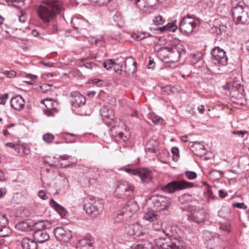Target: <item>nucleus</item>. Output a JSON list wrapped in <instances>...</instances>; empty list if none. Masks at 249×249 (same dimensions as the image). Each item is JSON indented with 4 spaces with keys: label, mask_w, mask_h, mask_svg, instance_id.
<instances>
[{
    "label": "nucleus",
    "mask_w": 249,
    "mask_h": 249,
    "mask_svg": "<svg viewBox=\"0 0 249 249\" xmlns=\"http://www.w3.org/2000/svg\"><path fill=\"white\" fill-rule=\"evenodd\" d=\"M37 16L41 22L49 27L52 33L58 31L57 17L64 11L62 2L58 0H42L35 6Z\"/></svg>",
    "instance_id": "nucleus-1"
},
{
    "label": "nucleus",
    "mask_w": 249,
    "mask_h": 249,
    "mask_svg": "<svg viewBox=\"0 0 249 249\" xmlns=\"http://www.w3.org/2000/svg\"><path fill=\"white\" fill-rule=\"evenodd\" d=\"M177 227L174 225L166 224L162 229L163 232L168 237L176 238ZM156 246L160 249H178V246L173 242L169 237L159 238L155 240Z\"/></svg>",
    "instance_id": "nucleus-2"
},
{
    "label": "nucleus",
    "mask_w": 249,
    "mask_h": 249,
    "mask_svg": "<svg viewBox=\"0 0 249 249\" xmlns=\"http://www.w3.org/2000/svg\"><path fill=\"white\" fill-rule=\"evenodd\" d=\"M231 14L236 25L249 24V8L245 4L237 3L232 7Z\"/></svg>",
    "instance_id": "nucleus-3"
},
{
    "label": "nucleus",
    "mask_w": 249,
    "mask_h": 249,
    "mask_svg": "<svg viewBox=\"0 0 249 249\" xmlns=\"http://www.w3.org/2000/svg\"><path fill=\"white\" fill-rule=\"evenodd\" d=\"M211 53L213 57L212 63L215 65H219L218 67L213 66L212 71L214 73H218V71L220 70L219 67L224 66L227 64L228 57L226 55V52L220 47H215L213 49Z\"/></svg>",
    "instance_id": "nucleus-4"
},
{
    "label": "nucleus",
    "mask_w": 249,
    "mask_h": 249,
    "mask_svg": "<svg viewBox=\"0 0 249 249\" xmlns=\"http://www.w3.org/2000/svg\"><path fill=\"white\" fill-rule=\"evenodd\" d=\"M135 190L134 185L128 181L121 180L117 182L115 196L118 198L124 199L132 195Z\"/></svg>",
    "instance_id": "nucleus-5"
},
{
    "label": "nucleus",
    "mask_w": 249,
    "mask_h": 249,
    "mask_svg": "<svg viewBox=\"0 0 249 249\" xmlns=\"http://www.w3.org/2000/svg\"><path fill=\"white\" fill-rule=\"evenodd\" d=\"M198 24V21L192 16L188 15L181 19L179 27L183 34L189 35L194 32Z\"/></svg>",
    "instance_id": "nucleus-6"
},
{
    "label": "nucleus",
    "mask_w": 249,
    "mask_h": 249,
    "mask_svg": "<svg viewBox=\"0 0 249 249\" xmlns=\"http://www.w3.org/2000/svg\"><path fill=\"white\" fill-rule=\"evenodd\" d=\"M194 184L185 180H179L168 183L162 188V190L166 193H173L176 191L191 188Z\"/></svg>",
    "instance_id": "nucleus-7"
},
{
    "label": "nucleus",
    "mask_w": 249,
    "mask_h": 249,
    "mask_svg": "<svg viewBox=\"0 0 249 249\" xmlns=\"http://www.w3.org/2000/svg\"><path fill=\"white\" fill-rule=\"evenodd\" d=\"M203 237L207 242L208 249H224L223 242L216 233L206 231H204Z\"/></svg>",
    "instance_id": "nucleus-8"
},
{
    "label": "nucleus",
    "mask_w": 249,
    "mask_h": 249,
    "mask_svg": "<svg viewBox=\"0 0 249 249\" xmlns=\"http://www.w3.org/2000/svg\"><path fill=\"white\" fill-rule=\"evenodd\" d=\"M150 200L153 204V209L157 212L167 209L171 204V198L163 196H153Z\"/></svg>",
    "instance_id": "nucleus-9"
},
{
    "label": "nucleus",
    "mask_w": 249,
    "mask_h": 249,
    "mask_svg": "<svg viewBox=\"0 0 249 249\" xmlns=\"http://www.w3.org/2000/svg\"><path fill=\"white\" fill-rule=\"evenodd\" d=\"M110 122L106 125L110 127L111 131V135L114 137H118L120 139L125 141L127 140L126 136H124V134L119 130L117 131H113V129H119L120 127H123L124 124L121 120L117 118H115L114 117L111 119Z\"/></svg>",
    "instance_id": "nucleus-10"
},
{
    "label": "nucleus",
    "mask_w": 249,
    "mask_h": 249,
    "mask_svg": "<svg viewBox=\"0 0 249 249\" xmlns=\"http://www.w3.org/2000/svg\"><path fill=\"white\" fill-rule=\"evenodd\" d=\"M83 208L86 213L95 217L101 213L104 207L99 201H91L86 202L84 205Z\"/></svg>",
    "instance_id": "nucleus-11"
},
{
    "label": "nucleus",
    "mask_w": 249,
    "mask_h": 249,
    "mask_svg": "<svg viewBox=\"0 0 249 249\" xmlns=\"http://www.w3.org/2000/svg\"><path fill=\"white\" fill-rule=\"evenodd\" d=\"M206 218V215L203 209L194 207L188 215L187 219L191 222L199 224L204 222Z\"/></svg>",
    "instance_id": "nucleus-12"
},
{
    "label": "nucleus",
    "mask_w": 249,
    "mask_h": 249,
    "mask_svg": "<svg viewBox=\"0 0 249 249\" xmlns=\"http://www.w3.org/2000/svg\"><path fill=\"white\" fill-rule=\"evenodd\" d=\"M185 53L186 50L184 47L181 44H178L169 48L168 56L171 61L176 62L178 61L180 57Z\"/></svg>",
    "instance_id": "nucleus-13"
},
{
    "label": "nucleus",
    "mask_w": 249,
    "mask_h": 249,
    "mask_svg": "<svg viewBox=\"0 0 249 249\" xmlns=\"http://www.w3.org/2000/svg\"><path fill=\"white\" fill-rule=\"evenodd\" d=\"M225 89L230 91L232 97L241 98L243 96V87L237 83H229L224 86Z\"/></svg>",
    "instance_id": "nucleus-14"
},
{
    "label": "nucleus",
    "mask_w": 249,
    "mask_h": 249,
    "mask_svg": "<svg viewBox=\"0 0 249 249\" xmlns=\"http://www.w3.org/2000/svg\"><path fill=\"white\" fill-rule=\"evenodd\" d=\"M56 238L59 241H69L71 237V231L63 227H58L53 230Z\"/></svg>",
    "instance_id": "nucleus-15"
},
{
    "label": "nucleus",
    "mask_w": 249,
    "mask_h": 249,
    "mask_svg": "<svg viewBox=\"0 0 249 249\" xmlns=\"http://www.w3.org/2000/svg\"><path fill=\"white\" fill-rule=\"evenodd\" d=\"M125 231L127 234L136 237H140L144 233L142 227L138 222L127 225L125 227Z\"/></svg>",
    "instance_id": "nucleus-16"
},
{
    "label": "nucleus",
    "mask_w": 249,
    "mask_h": 249,
    "mask_svg": "<svg viewBox=\"0 0 249 249\" xmlns=\"http://www.w3.org/2000/svg\"><path fill=\"white\" fill-rule=\"evenodd\" d=\"M71 101L72 107H81L85 105L86 101V97L79 92H72L71 93Z\"/></svg>",
    "instance_id": "nucleus-17"
},
{
    "label": "nucleus",
    "mask_w": 249,
    "mask_h": 249,
    "mask_svg": "<svg viewBox=\"0 0 249 249\" xmlns=\"http://www.w3.org/2000/svg\"><path fill=\"white\" fill-rule=\"evenodd\" d=\"M136 176L140 177L142 183L147 184L152 181L153 176L150 170L146 168H138Z\"/></svg>",
    "instance_id": "nucleus-18"
},
{
    "label": "nucleus",
    "mask_w": 249,
    "mask_h": 249,
    "mask_svg": "<svg viewBox=\"0 0 249 249\" xmlns=\"http://www.w3.org/2000/svg\"><path fill=\"white\" fill-rule=\"evenodd\" d=\"M139 209L137 203L134 199H130L122 209L131 217Z\"/></svg>",
    "instance_id": "nucleus-19"
},
{
    "label": "nucleus",
    "mask_w": 249,
    "mask_h": 249,
    "mask_svg": "<svg viewBox=\"0 0 249 249\" xmlns=\"http://www.w3.org/2000/svg\"><path fill=\"white\" fill-rule=\"evenodd\" d=\"M86 178L89 185H95L100 183L99 171L97 169H90Z\"/></svg>",
    "instance_id": "nucleus-20"
},
{
    "label": "nucleus",
    "mask_w": 249,
    "mask_h": 249,
    "mask_svg": "<svg viewBox=\"0 0 249 249\" xmlns=\"http://www.w3.org/2000/svg\"><path fill=\"white\" fill-rule=\"evenodd\" d=\"M93 238L89 235L78 242L76 244L77 249H93Z\"/></svg>",
    "instance_id": "nucleus-21"
},
{
    "label": "nucleus",
    "mask_w": 249,
    "mask_h": 249,
    "mask_svg": "<svg viewBox=\"0 0 249 249\" xmlns=\"http://www.w3.org/2000/svg\"><path fill=\"white\" fill-rule=\"evenodd\" d=\"M100 114L105 124H108L114 116L113 110L107 106H103L100 109Z\"/></svg>",
    "instance_id": "nucleus-22"
},
{
    "label": "nucleus",
    "mask_w": 249,
    "mask_h": 249,
    "mask_svg": "<svg viewBox=\"0 0 249 249\" xmlns=\"http://www.w3.org/2000/svg\"><path fill=\"white\" fill-rule=\"evenodd\" d=\"M190 146L193 152L197 156L202 157L206 152L204 145L198 142H191Z\"/></svg>",
    "instance_id": "nucleus-23"
},
{
    "label": "nucleus",
    "mask_w": 249,
    "mask_h": 249,
    "mask_svg": "<svg viewBox=\"0 0 249 249\" xmlns=\"http://www.w3.org/2000/svg\"><path fill=\"white\" fill-rule=\"evenodd\" d=\"M25 101L19 95L13 97L10 101V105L12 107L17 110H20L24 106Z\"/></svg>",
    "instance_id": "nucleus-24"
},
{
    "label": "nucleus",
    "mask_w": 249,
    "mask_h": 249,
    "mask_svg": "<svg viewBox=\"0 0 249 249\" xmlns=\"http://www.w3.org/2000/svg\"><path fill=\"white\" fill-rule=\"evenodd\" d=\"M33 237L36 242L43 243L49 239L48 233L44 230H36Z\"/></svg>",
    "instance_id": "nucleus-25"
},
{
    "label": "nucleus",
    "mask_w": 249,
    "mask_h": 249,
    "mask_svg": "<svg viewBox=\"0 0 249 249\" xmlns=\"http://www.w3.org/2000/svg\"><path fill=\"white\" fill-rule=\"evenodd\" d=\"M137 62L135 59L131 56L126 58L125 61V71L128 73H133L136 71Z\"/></svg>",
    "instance_id": "nucleus-26"
},
{
    "label": "nucleus",
    "mask_w": 249,
    "mask_h": 249,
    "mask_svg": "<svg viewBox=\"0 0 249 249\" xmlns=\"http://www.w3.org/2000/svg\"><path fill=\"white\" fill-rule=\"evenodd\" d=\"M8 221L3 215L0 216V236L5 237L10 232V229L6 226Z\"/></svg>",
    "instance_id": "nucleus-27"
},
{
    "label": "nucleus",
    "mask_w": 249,
    "mask_h": 249,
    "mask_svg": "<svg viewBox=\"0 0 249 249\" xmlns=\"http://www.w3.org/2000/svg\"><path fill=\"white\" fill-rule=\"evenodd\" d=\"M23 249H37V244L35 239L28 237L23 238L21 241Z\"/></svg>",
    "instance_id": "nucleus-28"
},
{
    "label": "nucleus",
    "mask_w": 249,
    "mask_h": 249,
    "mask_svg": "<svg viewBox=\"0 0 249 249\" xmlns=\"http://www.w3.org/2000/svg\"><path fill=\"white\" fill-rule=\"evenodd\" d=\"M130 218L129 215L122 209L119 211L114 215V220L116 223H121Z\"/></svg>",
    "instance_id": "nucleus-29"
},
{
    "label": "nucleus",
    "mask_w": 249,
    "mask_h": 249,
    "mask_svg": "<svg viewBox=\"0 0 249 249\" xmlns=\"http://www.w3.org/2000/svg\"><path fill=\"white\" fill-rule=\"evenodd\" d=\"M36 230H44L50 229L52 226V223L48 220H40L36 222L35 224Z\"/></svg>",
    "instance_id": "nucleus-30"
},
{
    "label": "nucleus",
    "mask_w": 249,
    "mask_h": 249,
    "mask_svg": "<svg viewBox=\"0 0 249 249\" xmlns=\"http://www.w3.org/2000/svg\"><path fill=\"white\" fill-rule=\"evenodd\" d=\"M157 150V143L156 142L150 141L147 142L145 148L146 152L156 153Z\"/></svg>",
    "instance_id": "nucleus-31"
},
{
    "label": "nucleus",
    "mask_w": 249,
    "mask_h": 249,
    "mask_svg": "<svg viewBox=\"0 0 249 249\" xmlns=\"http://www.w3.org/2000/svg\"><path fill=\"white\" fill-rule=\"evenodd\" d=\"M231 209L229 206H222L218 212V215L224 219H228L230 218Z\"/></svg>",
    "instance_id": "nucleus-32"
},
{
    "label": "nucleus",
    "mask_w": 249,
    "mask_h": 249,
    "mask_svg": "<svg viewBox=\"0 0 249 249\" xmlns=\"http://www.w3.org/2000/svg\"><path fill=\"white\" fill-rule=\"evenodd\" d=\"M155 211L153 209L145 213L143 218L151 222H154L155 220H158L159 215L154 212Z\"/></svg>",
    "instance_id": "nucleus-33"
},
{
    "label": "nucleus",
    "mask_w": 249,
    "mask_h": 249,
    "mask_svg": "<svg viewBox=\"0 0 249 249\" xmlns=\"http://www.w3.org/2000/svg\"><path fill=\"white\" fill-rule=\"evenodd\" d=\"M178 201L182 204H184L188 203L193 200V196L189 194H184L178 197Z\"/></svg>",
    "instance_id": "nucleus-34"
},
{
    "label": "nucleus",
    "mask_w": 249,
    "mask_h": 249,
    "mask_svg": "<svg viewBox=\"0 0 249 249\" xmlns=\"http://www.w3.org/2000/svg\"><path fill=\"white\" fill-rule=\"evenodd\" d=\"M15 150L21 156L28 155L29 152V150L27 148L20 144H17Z\"/></svg>",
    "instance_id": "nucleus-35"
},
{
    "label": "nucleus",
    "mask_w": 249,
    "mask_h": 249,
    "mask_svg": "<svg viewBox=\"0 0 249 249\" xmlns=\"http://www.w3.org/2000/svg\"><path fill=\"white\" fill-rule=\"evenodd\" d=\"M178 29L177 26L173 23H169L166 25L160 27L159 28V30L161 32H164L165 31H169L172 32H175Z\"/></svg>",
    "instance_id": "nucleus-36"
},
{
    "label": "nucleus",
    "mask_w": 249,
    "mask_h": 249,
    "mask_svg": "<svg viewBox=\"0 0 249 249\" xmlns=\"http://www.w3.org/2000/svg\"><path fill=\"white\" fill-rule=\"evenodd\" d=\"M8 5L19 8L24 5V0H5Z\"/></svg>",
    "instance_id": "nucleus-37"
},
{
    "label": "nucleus",
    "mask_w": 249,
    "mask_h": 249,
    "mask_svg": "<svg viewBox=\"0 0 249 249\" xmlns=\"http://www.w3.org/2000/svg\"><path fill=\"white\" fill-rule=\"evenodd\" d=\"M150 36V34L145 32L134 33L131 35L132 37L136 40H141Z\"/></svg>",
    "instance_id": "nucleus-38"
},
{
    "label": "nucleus",
    "mask_w": 249,
    "mask_h": 249,
    "mask_svg": "<svg viewBox=\"0 0 249 249\" xmlns=\"http://www.w3.org/2000/svg\"><path fill=\"white\" fill-rule=\"evenodd\" d=\"M119 171H124L130 175L136 176L138 168H131L128 166H124L119 168Z\"/></svg>",
    "instance_id": "nucleus-39"
},
{
    "label": "nucleus",
    "mask_w": 249,
    "mask_h": 249,
    "mask_svg": "<svg viewBox=\"0 0 249 249\" xmlns=\"http://www.w3.org/2000/svg\"><path fill=\"white\" fill-rule=\"evenodd\" d=\"M115 64V61L113 59H107L103 63V66L107 70L112 69Z\"/></svg>",
    "instance_id": "nucleus-40"
},
{
    "label": "nucleus",
    "mask_w": 249,
    "mask_h": 249,
    "mask_svg": "<svg viewBox=\"0 0 249 249\" xmlns=\"http://www.w3.org/2000/svg\"><path fill=\"white\" fill-rule=\"evenodd\" d=\"M54 138V136L49 133H46L43 136V140L47 143H52Z\"/></svg>",
    "instance_id": "nucleus-41"
},
{
    "label": "nucleus",
    "mask_w": 249,
    "mask_h": 249,
    "mask_svg": "<svg viewBox=\"0 0 249 249\" xmlns=\"http://www.w3.org/2000/svg\"><path fill=\"white\" fill-rule=\"evenodd\" d=\"M50 205L52 207L54 208L57 211L60 210L61 209H64V208L62 207L61 205L58 204L55 200L53 199H51L50 200Z\"/></svg>",
    "instance_id": "nucleus-42"
},
{
    "label": "nucleus",
    "mask_w": 249,
    "mask_h": 249,
    "mask_svg": "<svg viewBox=\"0 0 249 249\" xmlns=\"http://www.w3.org/2000/svg\"><path fill=\"white\" fill-rule=\"evenodd\" d=\"M153 23L156 25H159L163 23L164 20L160 16H156L153 20Z\"/></svg>",
    "instance_id": "nucleus-43"
},
{
    "label": "nucleus",
    "mask_w": 249,
    "mask_h": 249,
    "mask_svg": "<svg viewBox=\"0 0 249 249\" xmlns=\"http://www.w3.org/2000/svg\"><path fill=\"white\" fill-rule=\"evenodd\" d=\"M2 73L6 77L10 78H14L16 75V72L14 71H5Z\"/></svg>",
    "instance_id": "nucleus-44"
},
{
    "label": "nucleus",
    "mask_w": 249,
    "mask_h": 249,
    "mask_svg": "<svg viewBox=\"0 0 249 249\" xmlns=\"http://www.w3.org/2000/svg\"><path fill=\"white\" fill-rule=\"evenodd\" d=\"M83 66L89 69L96 70L98 66L94 62L86 63L83 65Z\"/></svg>",
    "instance_id": "nucleus-45"
},
{
    "label": "nucleus",
    "mask_w": 249,
    "mask_h": 249,
    "mask_svg": "<svg viewBox=\"0 0 249 249\" xmlns=\"http://www.w3.org/2000/svg\"><path fill=\"white\" fill-rule=\"evenodd\" d=\"M185 175L189 179H194L196 178L197 175L196 172L193 171H187Z\"/></svg>",
    "instance_id": "nucleus-46"
},
{
    "label": "nucleus",
    "mask_w": 249,
    "mask_h": 249,
    "mask_svg": "<svg viewBox=\"0 0 249 249\" xmlns=\"http://www.w3.org/2000/svg\"><path fill=\"white\" fill-rule=\"evenodd\" d=\"M153 228L155 231H160V229L162 230V222L160 221H156L153 224Z\"/></svg>",
    "instance_id": "nucleus-47"
},
{
    "label": "nucleus",
    "mask_w": 249,
    "mask_h": 249,
    "mask_svg": "<svg viewBox=\"0 0 249 249\" xmlns=\"http://www.w3.org/2000/svg\"><path fill=\"white\" fill-rule=\"evenodd\" d=\"M139 249H154L152 244L150 243H146L143 245L138 244Z\"/></svg>",
    "instance_id": "nucleus-48"
},
{
    "label": "nucleus",
    "mask_w": 249,
    "mask_h": 249,
    "mask_svg": "<svg viewBox=\"0 0 249 249\" xmlns=\"http://www.w3.org/2000/svg\"><path fill=\"white\" fill-rule=\"evenodd\" d=\"M220 229L227 232L231 231V226L229 223L222 224L220 226Z\"/></svg>",
    "instance_id": "nucleus-49"
},
{
    "label": "nucleus",
    "mask_w": 249,
    "mask_h": 249,
    "mask_svg": "<svg viewBox=\"0 0 249 249\" xmlns=\"http://www.w3.org/2000/svg\"><path fill=\"white\" fill-rule=\"evenodd\" d=\"M113 67H114V70L116 72L121 73V72L122 71V68H123L122 65H120L119 64H117L115 62V64H114Z\"/></svg>",
    "instance_id": "nucleus-50"
},
{
    "label": "nucleus",
    "mask_w": 249,
    "mask_h": 249,
    "mask_svg": "<svg viewBox=\"0 0 249 249\" xmlns=\"http://www.w3.org/2000/svg\"><path fill=\"white\" fill-rule=\"evenodd\" d=\"M247 133V131H243V130H234L233 131L232 133L233 135H236L239 136V137L243 138L244 137V135Z\"/></svg>",
    "instance_id": "nucleus-51"
},
{
    "label": "nucleus",
    "mask_w": 249,
    "mask_h": 249,
    "mask_svg": "<svg viewBox=\"0 0 249 249\" xmlns=\"http://www.w3.org/2000/svg\"><path fill=\"white\" fill-rule=\"evenodd\" d=\"M38 196L43 200H46L48 198V196L44 190H40L38 193Z\"/></svg>",
    "instance_id": "nucleus-52"
},
{
    "label": "nucleus",
    "mask_w": 249,
    "mask_h": 249,
    "mask_svg": "<svg viewBox=\"0 0 249 249\" xmlns=\"http://www.w3.org/2000/svg\"><path fill=\"white\" fill-rule=\"evenodd\" d=\"M20 15L18 16V19L19 21L20 22L24 23L25 22V21L27 19V17L26 14H25L22 11H20Z\"/></svg>",
    "instance_id": "nucleus-53"
},
{
    "label": "nucleus",
    "mask_w": 249,
    "mask_h": 249,
    "mask_svg": "<svg viewBox=\"0 0 249 249\" xmlns=\"http://www.w3.org/2000/svg\"><path fill=\"white\" fill-rule=\"evenodd\" d=\"M52 86L48 84H44L42 86H40V88L43 90L44 92H46L47 91L51 90Z\"/></svg>",
    "instance_id": "nucleus-54"
},
{
    "label": "nucleus",
    "mask_w": 249,
    "mask_h": 249,
    "mask_svg": "<svg viewBox=\"0 0 249 249\" xmlns=\"http://www.w3.org/2000/svg\"><path fill=\"white\" fill-rule=\"evenodd\" d=\"M7 97L8 94L7 93H4L0 96V104L4 105L6 102Z\"/></svg>",
    "instance_id": "nucleus-55"
},
{
    "label": "nucleus",
    "mask_w": 249,
    "mask_h": 249,
    "mask_svg": "<svg viewBox=\"0 0 249 249\" xmlns=\"http://www.w3.org/2000/svg\"><path fill=\"white\" fill-rule=\"evenodd\" d=\"M15 124H10L9 125H7L6 126H5L6 129H4L3 131V134L4 136H8L10 134V133L7 130V129H9L10 127L15 126Z\"/></svg>",
    "instance_id": "nucleus-56"
},
{
    "label": "nucleus",
    "mask_w": 249,
    "mask_h": 249,
    "mask_svg": "<svg viewBox=\"0 0 249 249\" xmlns=\"http://www.w3.org/2000/svg\"><path fill=\"white\" fill-rule=\"evenodd\" d=\"M234 207L246 209L247 207L244 203H236L232 204Z\"/></svg>",
    "instance_id": "nucleus-57"
},
{
    "label": "nucleus",
    "mask_w": 249,
    "mask_h": 249,
    "mask_svg": "<svg viewBox=\"0 0 249 249\" xmlns=\"http://www.w3.org/2000/svg\"><path fill=\"white\" fill-rule=\"evenodd\" d=\"M151 120L153 123L157 124L160 123V121H161L162 119L160 117L155 116L151 117Z\"/></svg>",
    "instance_id": "nucleus-58"
},
{
    "label": "nucleus",
    "mask_w": 249,
    "mask_h": 249,
    "mask_svg": "<svg viewBox=\"0 0 249 249\" xmlns=\"http://www.w3.org/2000/svg\"><path fill=\"white\" fill-rule=\"evenodd\" d=\"M171 152L172 154L177 157L179 155V150L177 147H173L171 148Z\"/></svg>",
    "instance_id": "nucleus-59"
},
{
    "label": "nucleus",
    "mask_w": 249,
    "mask_h": 249,
    "mask_svg": "<svg viewBox=\"0 0 249 249\" xmlns=\"http://www.w3.org/2000/svg\"><path fill=\"white\" fill-rule=\"evenodd\" d=\"M110 0H97V1L95 2L99 6H102L105 4H107Z\"/></svg>",
    "instance_id": "nucleus-60"
},
{
    "label": "nucleus",
    "mask_w": 249,
    "mask_h": 249,
    "mask_svg": "<svg viewBox=\"0 0 249 249\" xmlns=\"http://www.w3.org/2000/svg\"><path fill=\"white\" fill-rule=\"evenodd\" d=\"M227 196H228V194H227V192H226L223 190H220L219 191V196L220 197L224 198Z\"/></svg>",
    "instance_id": "nucleus-61"
},
{
    "label": "nucleus",
    "mask_w": 249,
    "mask_h": 249,
    "mask_svg": "<svg viewBox=\"0 0 249 249\" xmlns=\"http://www.w3.org/2000/svg\"><path fill=\"white\" fill-rule=\"evenodd\" d=\"M113 18L115 22H119L120 20L121 19L120 14L116 13L115 15H114Z\"/></svg>",
    "instance_id": "nucleus-62"
},
{
    "label": "nucleus",
    "mask_w": 249,
    "mask_h": 249,
    "mask_svg": "<svg viewBox=\"0 0 249 249\" xmlns=\"http://www.w3.org/2000/svg\"><path fill=\"white\" fill-rule=\"evenodd\" d=\"M192 62L194 64H196L199 62L202 63L203 62V61L201 57H199L197 59L194 57L192 59Z\"/></svg>",
    "instance_id": "nucleus-63"
},
{
    "label": "nucleus",
    "mask_w": 249,
    "mask_h": 249,
    "mask_svg": "<svg viewBox=\"0 0 249 249\" xmlns=\"http://www.w3.org/2000/svg\"><path fill=\"white\" fill-rule=\"evenodd\" d=\"M7 190L5 188L0 189V198L3 197L6 194Z\"/></svg>",
    "instance_id": "nucleus-64"
}]
</instances>
